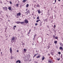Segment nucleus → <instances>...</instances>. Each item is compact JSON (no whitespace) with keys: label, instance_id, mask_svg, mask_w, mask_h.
I'll use <instances>...</instances> for the list:
<instances>
[{"label":"nucleus","instance_id":"nucleus-28","mask_svg":"<svg viewBox=\"0 0 63 63\" xmlns=\"http://www.w3.org/2000/svg\"><path fill=\"white\" fill-rule=\"evenodd\" d=\"M60 45L61 46H63V44L62 43H60Z\"/></svg>","mask_w":63,"mask_h":63},{"label":"nucleus","instance_id":"nucleus-24","mask_svg":"<svg viewBox=\"0 0 63 63\" xmlns=\"http://www.w3.org/2000/svg\"><path fill=\"white\" fill-rule=\"evenodd\" d=\"M18 62H19V63H21V61L20 60H19Z\"/></svg>","mask_w":63,"mask_h":63},{"label":"nucleus","instance_id":"nucleus-51","mask_svg":"<svg viewBox=\"0 0 63 63\" xmlns=\"http://www.w3.org/2000/svg\"><path fill=\"white\" fill-rule=\"evenodd\" d=\"M18 51H18V50L17 51V52H18Z\"/></svg>","mask_w":63,"mask_h":63},{"label":"nucleus","instance_id":"nucleus-7","mask_svg":"<svg viewBox=\"0 0 63 63\" xmlns=\"http://www.w3.org/2000/svg\"><path fill=\"white\" fill-rule=\"evenodd\" d=\"M16 23L17 24H19V23H20V21H17L16 22Z\"/></svg>","mask_w":63,"mask_h":63},{"label":"nucleus","instance_id":"nucleus-32","mask_svg":"<svg viewBox=\"0 0 63 63\" xmlns=\"http://www.w3.org/2000/svg\"><path fill=\"white\" fill-rule=\"evenodd\" d=\"M35 25L36 26H37V25H38V23H36L35 24Z\"/></svg>","mask_w":63,"mask_h":63},{"label":"nucleus","instance_id":"nucleus-23","mask_svg":"<svg viewBox=\"0 0 63 63\" xmlns=\"http://www.w3.org/2000/svg\"><path fill=\"white\" fill-rule=\"evenodd\" d=\"M36 58H40V57L39 56H37V57H36Z\"/></svg>","mask_w":63,"mask_h":63},{"label":"nucleus","instance_id":"nucleus-38","mask_svg":"<svg viewBox=\"0 0 63 63\" xmlns=\"http://www.w3.org/2000/svg\"><path fill=\"white\" fill-rule=\"evenodd\" d=\"M45 20H46V21H47V19H45Z\"/></svg>","mask_w":63,"mask_h":63},{"label":"nucleus","instance_id":"nucleus-53","mask_svg":"<svg viewBox=\"0 0 63 63\" xmlns=\"http://www.w3.org/2000/svg\"><path fill=\"white\" fill-rule=\"evenodd\" d=\"M11 59H12V58H13V57H11Z\"/></svg>","mask_w":63,"mask_h":63},{"label":"nucleus","instance_id":"nucleus-15","mask_svg":"<svg viewBox=\"0 0 63 63\" xmlns=\"http://www.w3.org/2000/svg\"><path fill=\"white\" fill-rule=\"evenodd\" d=\"M29 6V4H27L26 5V7H28Z\"/></svg>","mask_w":63,"mask_h":63},{"label":"nucleus","instance_id":"nucleus-33","mask_svg":"<svg viewBox=\"0 0 63 63\" xmlns=\"http://www.w3.org/2000/svg\"><path fill=\"white\" fill-rule=\"evenodd\" d=\"M37 36V35L36 34H35L34 36V38L35 37H36V36Z\"/></svg>","mask_w":63,"mask_h":63},{"label":"nucleus","instance_id":"nucleus-63","mask_svg":"<svg viewBox=\"0 0 63 63\" xmlns=\"http://www.w3.org/2000/svg\"><path fill=\"white\" fill-rule=\"evenodd\" d=\"M25 14H27V13H26V12H25Z\"/></svg>","mask_w":63,"mask_h":63},{"label":"nucleus","instance_id":"nucleus-30","mask_svg":"<svg viewBox=\"0 0 63 63\" xmlns=\"http://www.w3.org/2000/svg\"><path fill=\"white\" fill-rule=\"evenodd\" d=\"M18 61H19V60H17L16 62V63H18Z\"/></svg>","mask_w":63,"mask_h":63},{"label":"nucleus","instance_id":"nucleus-41","mask_svg":"<svg viewBox=\"0 0 63 63\" xmlns=\"http://www.w3.org/2000/svg\"><path fill=\"white\" fill-rule=\"evenodd\" d=\"M36 56V55L35 54L34 56V57H35Z\"/></svg>","mask_w":63,"mask_h":63},{"label":"nucleus","instance_id":"nucleus-10","mask_svg":"<svg viewBox=\"0 0 63 63\" xmlns=\"http://www.w3.org/2000/svg\"><path fill=\"white\" fill-rule=\"evenodd\" d=\"M60 58H59L58 59H57V61H59L60 60Z\"/></svg>","mask_w":63,"mask_h":63},{"label":"nucleus","instance_id":"nucleus-31","mask_svg":"<svg viewBox=\"0 0 63 63\" xmlns=\"http://www.w3.org/2000/svg\"><path fill=\"white\" fill-rule=\"evenodd\" d=\"M42 22H41V23L40 24V26H42Z\"/></svg>","mask_w":63,"mask_h":63},{"label":"nucleus","instance_id":"nucleus-59","mask_svg":"<svg viewBox=\"0 0 63 63\" xmlns=\"http://www.w3.org/2000/svg\"><path fill=\"white\" fill-rule=\"evenodd\" d=\"M53 4H55V3H53Z\"/></svg>","mask_w":63,"mask_h":63},{"label":"nucleus","instance_id":"nucleus-48","mask_svg":"<svg viewBox=\"0 0 63 63\" xmlns=\"http://www.w3.org/2000/svg\"><path fill=\"white\" fill-rule=\"evenodd\" d=\"M61 58H62V55L61 54Z\"/></svg>","mask_w":63,"mask_h":63},{"label":"nucleus","instance_id":"nucleus-16","mask_svg":"<svg viewBox=\"0 0 63 63\" xmlns=\"http://www.w3.org/2000/svg\"><path fill=\"white\" fill-rule=\"evenodd\" d=\"M45 59V57H43L42 58V60H44Z\"/></svg>","mask_w":63,"mask_h":63},{"label":"nucleus","instance_id":"nucleus-21","mask_svg":"<svg viewBox=\"0 0 63 63\" xmlns=\"http://www.w3.org/2000/svg\"><path fill=\"white\" fill-rule=\"evenodd\" d=\"M55 39H58V37H57V36H56L55 37Z\"/></svg>","mask_w":63,"mask_h":63},{"label":"nucleus","instance_id":"nucleus-13","mask_svg":"<svg viewBox=\"0 0 63 63\" xmlns=\"http://www.w3.org/2000/svg\"><path fill=\"white\" fill-rule=\"evenodd\" d=\"M24 23V21H23V22H20V23H21V24H23Z\"/></svg>","mask_w":63,"mask_h":63},{"label":"nucleus","instance_id":"nucleus-34","mask_svg":"<svg viewBox=\"0 0 63 63\" xmlns=\"http://www.w3.org/2000/svg\"><path fill=\"white\" fill-rule=\"evenodd\" d=\"M10 4H12V2H11V1H10Z\"/></svg>","mask_w":63,"mask_h":63},{"label":"nucleus","instance_id":"nucleus-61","mask_svg":"<svg viewBox=\"0 0 63 63\" xmlns=\"http://www.w3.org/2000/svg\"><path fill=\"white\" fill-rule=\"evenodd\" d=\"M39 56H40V54L39 55Z\"/></svg>","mask_w":63,"mask_h":63},{"label":"nucleus","instance_id":"nucleus-17","mask_svg":"<svg viewBox=\"0 0 63 63\" xmlns=\"http://www.w3.org/2000/svg\"><path fill=\"white\" fill-rule=\"evenodd\" d=\"M38 14H40V13H41V12H40V10H38Z\"/></svg>","mask_w":63,"mask_h":63},{"label":"nucleus","instance_id":"nucleus-14","mask_svg":"<svg viewBox=\"0 0 63 63\" xmlns=\"http://www.w3.org/2000/svg\"><path fill=\"white\" fill-rule=\"evenodd\" d=\"M28 0H24L23 1V2H26V1H27Z\"/></svg>","mask_w":63,"mask_h":63},{"label":"nucleus","instance_id":"nucleus-19","mask_svg":"<svg viewBox=\"0 0 63 63\" xmlns=\"http://www.w3.org/2000/svg\"><path fill=\"white\" fill-rule=\"evenodd\" d=\"M51 54L52 55H53V52H51Z\"/></svg>","mask_w":63,"mask_h":63},{"label":"nucleus","instance_id":"nucleus-27","mask_svg":"<svg viewBox=\"0 0 63 63\" xmlns=\"http://www.w3.org/2000/svg\"><path fill=\"white\" fill-rule=\"evenodd\" d=\"M50 47V46H49L48 45V49H49V48Z\"/></svg>","mask_w":63,"mask_h":63},{"label":"nucleus","instance_id":"nucleus-45","mask_svg":"<svg viewBox=\"0 0 63 63\" xmlns=\"http://www.w3.org/2000/svg\"><path fill=\"white\" fill-rule=\"evenodd\" d=\"M0 3H1V4L2 3V2L1 1H0Z\"/></svg>","mask_w":63,"mask_h":63},{"label":"nucleus","instance_id":"nucleus-26","mask_svg":"<svg viewBox=\"0 0 63 63\" xmlns=\"http://www.w3.org/2000/svg\"><path fill=\"white\" fill-rule=\"evenodd\" d=\"M5 32H6V30H7V28H5Z\"/></svg>","mask_w":63,"mask_h":63},{"label":"nucleus","instance_id":"nucleus-37","mask_svg":"<svg viewBox=\"0 0 63 63\" xmlns=\"http://www.w3.org/2000/svg\"><path fill=\"white\" fill-rule=\"evenodd\" d=\"M22 45H25V44H24V43H23L22 44Z\"/></svg>","mask_w":63,"mask_h":63},{"label":"nucleus","instance_id":"nucleus-36","mask_svg":"<svg viewBox=\"0 0 63 63\" xmlns=\"http://www.w3.org/2000/svg\"><path fill=\"white\" fill-rule=\"evenodd\" d=\"M48 16H50V14H49V13H48Z\"/></svg>","mask_w":63,"mask_h":63},{"label":"nucleus","instance_id":"nucleus-29","mask_svg":"<svg viewBox=\"0 0 63 63\" xmlns=\"http://www.w3.org/2000/svg\"><path fill=\"white\" fill-rule=\"evenodd\" d=\"M49 62L50 63H51V61H49Z\"/></svg>","mask_w":63,"mask_h":63},{"label":"nucleus","instance_id":"nucleus-58","mask_svg":"<svg viewBox=\"0 0 63 63\" xmlns=\"http://www.w3.org/2000/svg\"><path fill=\"white\" fill-rule=\"evenodd\" d=\"M1 49H0V51H1Z\"/></svg>","mask_w":63,"mask_h":63},{"label":"nucleus","instance_id":"nucleus-22","mask_svg":"<svg viewBox=\"0 0 63 63\" xmlns=\"http://www.w3.org/2000/svg\"><path fill=\"white\" fill-rule=\"evenodd\" d=\"M24 51H26V50L25 49H24Z\"/></svg>","mask_w":63,"mask_h":63},{"label":"nucleus","instance_id":"nucleus-56","mask_svg":"<svg viewBox=\"0 0 63 63\" xmlns=\"http://www.w3.org/2000/svg\"><path fill=\"white\" fill-rule=\"evenodd\" d=\"M35 54V55H37V54Z\"/></svg>","mask_w":63,"mask_h":63},{"label":"nucleus","instance_id":"nucleus-50","mask_svg":"<svg viewBox=\"0 0 63 63\" xmlns=\"http://www.w3.org/2000/svg\"><path fill=\"white\" fill-rule=\"evenodd\" d=\"M31 32V30H30L29 31V32Z\"/></svg>","mask_w":63,"mask_h":63},{"label":"nucleus","instance_id":"nucleus-2","mask_svg":"<svg viewBox=\"0 0 63 63\" xmlns=\"http://www.w3.org/2000/svg\"><path fill=\"white\" fill-rule=\"evenodd\" d=\"M10 53L12 54V53H13V51L12 50V48L11 47L10 48Z\"/></svg>","mask_w":63,"mask_h":63},{"label":"nucleus","instance_id":"nucleus-40","mask_svg":"<svg viewBox=\"0 0 63 63\" xmlns=\"http://www.w3.org/2000/svg\"><path fill=\"white\" fill-rule=\"evenodd\" d=\"M0 21H2V19L1 18H0Z\"/></svg>","mask_w":63,"mask_h":63},{"label":"nucleus","instance_id":"nucleus-52","mask_svg":"<svg viewBox=\"0 0 63 63\" xmlns=\"http://www.w3.org/2000/svg\"><path fill=\"white\" fill-rule=\"evenodd\" d=\"M58 0V1H59L60 2L61 1L60 0Z\"/></svg>","mask_w":63,"mask_h":63},{"label":"nucleus","instance_id":"nucleus-25","mask_svg":"<svg viewBox=\"0 0 63 63\" xmlns=\"http://www.w3.org/2000/svg\"><path fill=\"white\" fill-rule=\"evenodd\" d=\"M58 53L59 55H60V54H61V52H58Z\"/></svg>","mask_w":63,"mask_h":63},{"label":"nucleus","instance_id":"nucleus-20","mask_svg":"<svg viewBox=\"0 0 63 63\" xmlns=\"http://www.w3.org/2000/svg\"><path fill=\"white\" fill-rule=\"evenodd\" d=\"M40 18H39V16H38L37 17V19H39Z\"/></svg>","mask_w":63,"mask_h":63},{"label":"nucleus","instance_id":"nucleus-49","mask_svg":"<svg viewBox=\"0 0 63 63\" xmlns=\"http://www.w3.org/2000/svg\"><path fill=\"white\" fill-rule=\"evenodd\" d=\"M56 0H55V3H56Z\"/></svg>","mask_w":63,"mask_h":63},{"label":"nucleus","instance_id":"nucleus-57","mask_svg":"<svg viewBox=\"0 0 63 63\" xmlns=\"http://www.w3.org/2000/svg\"><path fill=\"white\" fill-rule=\"evenodd\" d=\"M14 30H15V28L14 27Z\"/></svg>","mask_w":63,"mask_h":63},{"label":"nucleus","instance_id":"nucleus-55","mask_svg":"<svg viewBox=\"0 0 63 63\" xmlns=\"http://www.w3.org/2000/svg\"><path fill=\"white\" fill-rule=\"evenodd\" d=\"M6 16L7 17H8V16L7 15H6Z\"/></svg>","mask_w":63,"mask_h":63},{"label":"nucleus","instance_id":"nucleus-8","mask_svg":"<svg viewBox=\"0 0 63 63\" xmlns=\"http://www.w3.org/2000/svg\"><path fill=\"white\" fill-rule=\"evenodd\" d=\"M59 49L60 50H63V48H62V47H60Z\"/></svg>","mask_w":63,"mask_h":63},{"label":"nucleus","instance_id":"nucleus-46","mask_svg":"<svg viewBox=\"0 0 63 63\" xmlns=\"http://www.w3.org/2000/svg\"><path fill=\"white\" fill-rule=\"evenodd\" d=\"M34 39H35V37H34V38H33V41H34Z\"/></svg>","mask_w":63,"mask_h":63},{"label":"nucleus","instance_id":"nucleus-39","mask_svg":"<svg viewBox=\"0 0 63 63\" xmlns=\"http://www.w3.org/2000/svg\"><path fill=\"white\" fill-rule=\"evenodd\" d=\"M29 34H30V32H29L28 33V35H29Z\"/></svg>","mask_w":63,"mask_h":63},{"label":"nucleus","instance_id":"nucleus-4","mask_svg":"<svg viewBox=\"0 0 63 63\" xmlns=\"http://www.w3.org/2000/svg\"><path fill=\"white\" fill-rule=\"evenodd\" d=\"M20 15H21V14H20V13L19 12L17 14V16H20Z\"/></svg>","mask_w":63,"mask_h":63},{"label":"nucleus","instance_id":"nucleus-47","mask_svg":"<svg viewBox=\"0 0 63 63\" xmlns=\"http://www.w3.org/2000/svg\"><path fill=\"white\" fill-rule=\"evenodd\" d=\"M16 26H15L14 27H15V28H16Z\"/></svg>","mask_w":63,"mask_h":63},{"label":"nucleus","instance_id":"nucleus-5","mask_svg":"<svg viewBox=\"0 0 63 63\" xmlns=\"http://www.w3.org/2000/svg\"><path fill=\"white\" fill-rule=\"evenodd\" d=\"M15 37H14L12 38V39H11V42H12V41H14L15 40Z\"/></svg>","mask_w":63,"mask_h":63},{"label":"nucleus","instance_id":"nucleus-35","mask_svg":"<svg viewBox=\"0 0 63 63\" xmlns=\"http://www.w3.org/2000/svg\"><path fill=\"white\" fill-rule=\"evenodd\" d=\"M16 6H17V7H18V4H17L16 5Z\"/></svg>","mask_w":63,"mask_h":63},{"label":"nucleus","instance_id":"nucleus-9","mask_svg":"<svg viewBox=\"0 0 63 63\" xmlns=\"http://www.w3.org/2000/svg\"><path fill=\"white\" fill-rule=\"evenodd\" d=\"M41 21V20L40 19H39L38 20H37L36 21V22H38L39 21Z\"/></svg>","mask_w":63,"mask_h":63},{"label":"nucleus","instance_id":"nucleus-6","mask_svg":"<svg viewBox=\"0 0 63 63\" xmlns=\"http://www.w3.org/2000/svg\"><path fill=\"white\" fill-rule=\"evenodd\" d=\"M26 13L27 14V15L28 14V13H30V11L29 10H28L26 12Z\"/></svg>","mask_w":63,"mask_h":63},{"label":"nucleus","instance_id":"nucleus-60","mask_svg":"<svg viewBox=\"0 0 63 63\" xmlns=\"http://www.w3.org/2000/svg\"><path fill=\"white\" fill-rule=\"evenodd\" d=\"M2 52H1V54H2Z\"/></svg>","mask_w":63,"mask_h":63},{"label":"nucleus","instance_id":"nucleus-11","mask_svg":"<svg viewBox=\"0 0 63 63\" xmlns=\"http://www.w3.org/2000/svg\"><path fill=\"white\" fill-rule=\"evenodd\" d=\"M40 5L39 4H37V5H36L37 7H40Z\"/></svg>","mask_w":63,"mask_h":63},{"label":"nucleus","instance_id":"nucleus-43","mask_svg":"<svg viewBox=\"0 0 63 63\" xmlns=\"http://www.w3.org/2000/svg\"><path fill=\"white\" fill-rule=\"evenodd\" d=\"M54 28H55L56 27V26L55 25H54Z\"/></svg>","mask_w":63,"mask_h":63},{"label":"nucleus","instance_id":"nucleus-1","mask_svg":"<svg viewBox=\"0 0 63 63\" xmlns=\"http://www.w3.org/2000/svg\"><path fill=\"white\" fill-rule=\"evenodd\" d=\"M24 22H25V23H26V24H27V23H28V20H27L26 19H25L24 20Z\"/></svg>","mask_w":63,"mask_h":63},{"label":"nucleus","instance_id":"nucleus-12","mask_svg":"<svg viewBox=\"0 0 63 63\" xmlns=\"http://www.w3.org/2000/svg\"><path fill=\"white\" fill-rule=\"evenodd\" d=\"M8 9L9 10H11L12 9L11 8V7H9L8 8Z\"/></svg>","mask_w":63,"mask_h":63},{"label":"nucleus","instance_id":"nucleus-64","mask_svg":"<svg viewBox=\"0 0 63 63\" xmlns=\"http://www.w3.org/2000/svg\"><path fill=\"white\" fill-rule=\"evenodd\" d=\"M54 31H55V30H54Z\"/></svg>","mask_w":63,"mask_h":63},{"label":"nucleus","instance_id":"nucleus-18","mask_svg":"<svg viewBox=\"0 0 63 63\" xmlns=\"http://www.w3.org/2000/svg\"><path fill=\"white\" fill-rule=\"evenodd\" d=\"M54 43L55 44H57V41H55L54 42Z\"/></svg>","mask_w":63,"mask_h":63},{"label":"nucleus","instance_id":"nucleus-44","mask_svg":"<svg viewBox=\"0 0 63 63\" xmlns=\"http://www.w3.org/2000/svg\"><path fill=\"white\" fill-rule=\"evenodd\" d=\"M54 37H55V35H53V38H54Z\"/></svg>","mask_w":63,"mask_h":63},{"label":"nucleus","instance_id":"nucleus-42","mask_svg":"<svg viewBox=\"0 0 63 63\" xmlns=\"http://www.w3.org/2000/svg\"><path fill=\"white\" fill-rule=\"evenodd\" d=\"M48 55H49V56H50V54L49 53L48 54Z\"/></svg>","mask_w":63,"mask_h":63},{"label":"nucleus","instance_id":"nucleus-54","mask_svg":"<svg viewBox=\"0 0 63 63\" xmlns=\"http://www.w3.org/2000/svg\"><path fill=\"white\" fill-rule=\"evenodd\" d=\"M47 35H48V36H49V35H48V34H47Z\"/></svg>","mask_w":63,"mask_h":63},{"label":"nucleus","instance_id":"nucleus-3","mask_svg":"<svg viewBox=\"0 0 63 63\" xmlns=\"http://www.w3.org/2000/svg\"><path fill=\"white\" fill-rule=\"evenodd\" d=\"M3 9L4 11H6V10H7V7H3Z\"/></svg>","mask_w":63,"mask_h":63},{"label":"nucleus","instance_id":"nucleus-62","mask_svg":"<svg viewBox=\"0 0 63 63\" xmlns=\"http://www.w3.org/2000/svg\"><path fill=\"white\" fill-rule=\"evenodd\" d=\"M36 63H38V62H36Z\"/></svg>","mask_w":63,"mask_h":63}]
</instances>
